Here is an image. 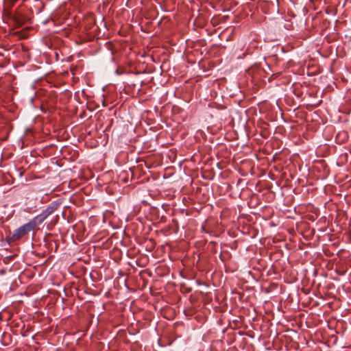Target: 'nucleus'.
Here are the masks:
<instances>
[{
	"mask_svg": "<svg viewBox=\"0 0 351 351\" xmlns=\"http://www.w3.org/2000/svg\"><path fill=\"white\" fill-rule=\"evenodd\" d=\"M239 300H241V296H239Z\"/></svg>",
	"mask_w": 351,
	"mask_h": 351,
	"instance_id": "nucleus-8",
	"label": "nucleus"
},
{
	"mask_svg": "<svg viewBox=\"0 0 351 351\" xmlns=\"http://www.w3.org/2000/svg\"><path fill=\"white\" fill-rule=\"evenodd\" d=\"M269 226H275V224L273 222H271V223H269Z\"/></svg>",
	"mask_w": 351,
	"mask_h": 351,
	"instance_id": "nucleus-6",
	"label": "nucleus"
},
{
	"mask_svg": "<svg viewBox=\"0 0 351 351\" xmlns=\"http://www.w3.org/2000/svg\"><path fill=\"white\" fill-rule=\"evenodd\" d=\"M16 0H13V1H16Z\"/></svg>",
	"mask_w": 351,
	"mask_h": 351,
	"instance_id": "nucleus-9",
	"label": "nucleus"
},
{
	"mask_svg": "<svg viewBox=\"0 0 351 351\" xmlns=\"http://www.w3.org/2000/svg\"><path fill=\"white\" fill-rule=\"evenodd\" d=\"M37 225L36 221H29L26 224L16 229L13 233L8 238L9 242L16 241L21 239L23 237L26 235L28 232L32 231Z\"/></svg>",
	"mask_w": 351,
	"mask_h": 351,
	"instance_id": "nucleus-2",
	"label": "nucleus"
},
{
	"mask_svg": "<svg viewBox=\"0 0 351 351\" xmlns=\"http://www.w3.org/2000/svg\"><path fill=\"white\" fill-rule=\"evenodd\" d=\"M306 208V206L301 205L298 207L299 211L302 212Z\"/></svg>",
	"mask_w": 351,
	"mask_h": 351,
	"instance_id": "nucleus-5",
	"label": "nucleus"
},
{
	"mask_svg": "<svg viewBox=\"0 0 351 351\" xmlns=\"http://www.w3.org/2000/svg\"><path fill=\"white\" fill-rule=\"evenodd\" d=\"M58 206L55 202L51 203L39 215L35 217L34 219H46L47 217H51L52 219H59V214L61 215L63 219H65L64 212L58 210Z\"/></svg>",
	"mask_w": 351,
	"mask_h": 351,
	"instance_id": "nucleus-1",
	"label": "nucleus"
},
{
	"mask_svg": "<svg viewBox=\"0 0 351 351\" xmlns=\"http://www.w3.org/2000/svg\"><path fill=\"white\" fill-rule=\"evenodd\" d=\"M243 148L245 149V152L246 154H252V149L251 148V147H250L248 145H243ZM243 152H244V150H243Z\"/></svg>",
	"mask_w": 351,
	"mask_h": 351,
	"instance_id": "nucleus-4",
	"label": "nucleus"
},
{
	"mask_svg": "<svg viewBox=\"0 0 351 351\" xmlns=\"http://www.w3.org/2000/svg\"><path fill=\"white\" fill-rule=\"evenodd\" d=\"M319 215L317 210L314 209L313 211L310 212V213L306 215L302 218L303 219H316L318 217Z\"/></svg>",
	"mask_w": 351,
	"mask_h": 351,
	"instance_id": "nucleus-3",
	"label": "nucleus"
},
{
	"mask_svg": "<svg viewBox=\"0 0 351 351\" xmlns=\"http://www.w3.org/2000/svg\"><path fill=\"white\" fill-rule=\"evenodd\" d=\"M238 334H239V335H241V331H239V332H238Z\"/></svg>",
	"mask_w": 351,
	"mask_h": 351,
	"instance_id": "nucleus-7",
	"label": "nucleus"
}]
</instances>
